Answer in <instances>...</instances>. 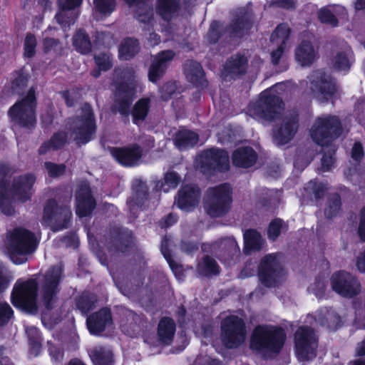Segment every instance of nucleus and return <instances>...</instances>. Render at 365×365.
Here are the masks:
<instances>
[{
	"instance_id": "obj_1",
	"label": "nucleus",
	"mask_w": 365,
	"mask_h": 365,
	"mask_svg": "<svg viewBox=\"0 0 365 365\" xmlns=\"http://www.w3.org/2000/svg\"><path fill=\"white\" fill-rule=\"evenodd\" d=\"M252 25V11L243 7L237 11L234 19L226 26L218 21H213L205 38L210 45L217 43L226 33L230 38L241 39L250 34Z\"/></svg>"
},
{
	"instance_id": "obj_2",
	"label": "nucleus",
	"mask_w": 365,
	"mask_h": 365,
	"mask_svg": "<svg viewBox=\"0 0 365 365\" xmlns=\"http://www.w3.org/2000/svg\"><path fill=\"white\" fill-rule=\"evenodd\" d=\"M286 339L282 328L273 326L256 327L250 339V348L266 357H271L279 352Z\"/></svg>"
},
{
	"instance_id": "obj_3",
	"label": "nucleus",
	"mask_w": 365,
	"mask_h": 365,
	"mask_svg": "<svg viewBox=\"0 0 365 365\" xmlns=\"http://www.w3.org/2000/svg\"><path fill=\"white\" fill-rule=\"evenodd\" d=\"M36 245L31 232L17 228L8 233L4 252L14 264H21L26 262V255L34 250Z\"/></svg>"
},
{
	"instance_id": "obj_4",
	"label": "nucleus",
	"mask_w": 365,
	"mask_h": 365,
	"mask_svg": "<svg viewBox=\"0 0 365 365\" xmlns=\"http://www.w3.org/2000/svg\"><path fill=\"white\" fill-rule=\"evenodd\" d=\"M35 178L31 175L21 176L14 180L12 188L9 189L6 183H0V207L6 215H11V200L24 202L31 195V187Z\"/></svg>"
},
{
	"instance_id": "obj_5",
	"label": "nucleus",
	"mask_w": 365,
	"mask_h": 365,
	"mask_svg": "<svg viewBox=\"0 0 365 365\" xmlns=\"http://www.w3.org/2000/svg\"><path fill=\"white\" fill-rule=\"evenodd\" d=\"M284 110L281 99L270 93L259 95L257 100L250 103L247 113L253 118L264 122L279 119Z\"/></svg>"
},
{
	"instance_id": "obj_6",
	"label": "nucleus",
	"mask_w": 365,
	"mask_h": 365,
	"mask_svg": "<svg viewBox=\"0 0 365 365\" xmlns=\"http://www.w3.org/2000/svg\"><path fill=\"white\" fill-rule=\"evenodd\" d=\"M34 93H24L9 111L11 120L16 125L30 128L36 123Z\"/></svg>"
},
{
	"instance_id": "obj_7",
	"label": "nucleus",
	"mask_w": 365,
	"mask_h": 365,
	"mask_svg": "<svg viewBox=\"0 0 365 365\" xmlns=\"http://www.w3.org/2000/svg\"><path fill=\"white\" fill-rule=\"evenodd\" d=\"M340 128V122L336 117L323 116L316 120L310 130V135L317 144L324 147L339 135Z\"/></svg>"
},
{
	"instance_id": "obj_8",
	"label": "nucleus",
	"mask_w": 365,
	"mask_h": 365,
	"mask_svg": "<svg viewBox=\"0 0 365 365\" xmlns=\"http://www.w3.org/2000/svg\"><path fill=\"white\" fill-rule=\"evenodd\" d=\"M36 292L37 284L34 279L19 280L12 292V304L22 310L34 312L36 309Z\"/></svg>"
},
{
	"instance_id": "obj_9",
	"label": "nucleus",
	"mask_w": 365,
	"mask_h": 365,
	"mask_svg": "<svg viewBox=\"0 0 365 365\" xmlns=\"http://www.w3.org/2000/svg\"><path fill=\"white\" fill-rule=\"evenodd\" d=\"M231 202L230 186L224 184L208 190L205 209L210 216L220 217L229 210Z\"/></svg>"
},
{
	"instance_id": "obj_10",
	"label": "nucleus",
	"mask_w": 365,
	"mask_h": 365,
	"mask_svg": "<svg viewBox=\"0 0 365 365\" xmlns=\"http://www.w3.org/2000/svg\"><path fill=\"white\" fill-rule=\"evenodd\" d=\"M221 338L227 348H235L242 344L246 339L244 322L236 316L226 317L221 324Z\"/></svg>"
},
{
	"instance_id": "obj_11",
	"label": "nucleus",
	"mask_w": 365,
	"mask_h": 365,
	"mask_svg": "<svg viewBox=\"0 0 365 365\" xmlns=\"http://www.w3.org/2000/svg\"><path fill=\"white\" fill-rule=\"evenodd\" d=\"M196 165L204 173H209L211 171L224 172L230 168L229 156L227 153L222 150H207L197 158Z\"/></svg>"
},
{
	"instance_id": "obj_12",
	"label": "nucleus",
	"mask_w": 365,
	"mask_h": 365,
	"mask_svg": "<svg viewBox=\"0 0 365 365\" xmlns=\"http://www.w3.org/2000/svg\"><path fill=\"white\" fill-rule=\"evenodd\" d=\"M294 341L297 356L303 365L316 356L317 339L309 327H300L295 334Z\"/></svg>"
},
{
	"instance_id": "obj_13",
	"label": "nucleus",
	"mask_w": 365,
	"mask_h": 365,
	"mask_svg": "<svg viewBox=\"0 0 365 365\" xmlns=\"http://www.w3.org/2000/svg\"><path fill=\"white\" fill-rule=\"evenodd\" d=\"M284 272L275 255L266 256L259 268V277L267 287L275 285L283 277Z\"/></svg>"
},
{
	"instance_id": "obj_14",
	"label": "nucleus",
	"mask_w": 365,
	"mask_h": 365,
	"mask_svg": "<svg viewBox=\"0 0 365 365\" xmlns=\"http://www.w3.org/2000/svg\"><path fill=\"white\" fill-rule=\"evenodd\" d=\"M71 215L69 209L60 207L54 200H51L44 209L43 222L53 230H58L66 227Z\"/></svg>"
},
{
	"instance_id": "obj_15",
	"label": "nucleus",
	"mask_w": 365,
	"mask_h": 365,
	"mask_svg": "<svg viewBox=\"0 0 365 365\" xmlns=\"http://www.w3.org/2000/svg\"><path fill=\"white\" fill-rule=\"evenodd\" d=\"M247 58L242 53H237L226 60L221 71V76L225 81L236 80L247 73Z\"/></svg>"
},
{
	"instance_id": "obj_16",
	"label": "nucleus",
	"mask_w": 365,
	"mask_h": 365,
	"mask_svg": "<svg viewBox=\"0 0 365 365\" xmlns=\"http://www.w3.org/2000/svg\"><path fill=\"white\" fill-rule=\"evenodd\" d=\"M332 289L344 297H351L360 290V284L351 274L340 272L332 275L331 279Z\"/></svg>"
},
{
	"instance_id": "obj_17",
	"label": "nucleus",
	"mask_w": 365,
	"mask_h": 365,
	"mask_svg": "<svg viewBox=\"0 0 365 365\" xmlns=\"http://www.w3.org/2000/svg\"><path fill=\"white\" fill-rule=\"evenodd\" d=\"M61 267H54L48 271L41 286L40 295L46 307L54 299L58 291V283L61 275Z\"/></svg>"
},
{
	"instance_id": "obj_18",
	"label": "nucleus",
	"mask_w": 365,
	"mask_h": 365,
	"mask_svg": "<svg viewBox=\"0 0 365 365\" xmlns=\"http://www.w3.org/2000/svg\"><path fill=\"white\" fill-rule=\"evenodd\" d=\"M84 115L77 122V128L74 131V140L78 144L88 143L92 138L96 129L94 119L90 106L83 107Z\"/></svg>"
},
{
	"instance_id": "obj_19",
	"label": "nucleus",
	"mask_w": 365,
	"mask_h": 365,
	"mask_svg": "<svg viewBox=\"0 0 365 365\" xmlns=\"http://www.w3.org/2000/svg\"><path fill=\"white\" fill-rule=\"evenodd\" d=\"M307 79L310 91H338L336 79L322 69L312 71Z\"/></svg>"
},
{
	"instance_id": "obj_20",
	"label": "nucleus",
	"mask_w": 365,
	"mask_h": 365,
	"mask_svg": "<svg viewBox=\"0 0 365 365\" xmlns=\"http://www.w3.org/2000/svg\"><path fill=\"white\" fill-rule=\"evenodd\" d=\"M175 56L173 50L160 51L154 58L148 69V79L150 82L156 83L165 73L168 62L171 61Z\"/></svg>"
},
{
	"instance_id": "obj_21",
	"label": "nucleus",
	"mask_w": 365,
	"mask_h": 365,
	"mask_svg": "<svg viewBox=\"0 0 365 365\" xmlns=\"http://www.w3.org/2000/svg\"><path fill=\"white\" fill-rule=\"evenodd\" d=\"M110 153L120 164L128 167L138 165L143 155L141 148L135 144L123 148H114L111 149Z\"/></svg>"
},
{
	"instance_id": "obj_22",
	"label": "nucleus",
	"mask_w": 365,
	"mask_h": 365,
	"mask_svg": "<svg viewBox=\"0 0 365 365\" xmlns=\"http://www.w3.org/2000/svg\"><path fill=\"white\" fill-rule=\"evenodd\" d=\"M113 83L116 87L115 91H137L138 87L135 71L128 67L115 68Z\"/></svg>"
},
{
	"instance_id": "obj_23",
	"label": "nucleus",
	"mask_w": 365,
	"mask_h": 365,
	"mask_svg": "<svg viewBox=\"0 0 365 365\" xmlns=\"http://www.w3.org/2000/svg\"><path fill=\"white\" fill-rule=\"evenodd\" d=\"M184 73L189 82L200 89L207 88L208 81L202 66L195 60H187L183 64Z\"/></svg>"
},
{
	"instance_id": "obj_24",
	"label": "nucleus",
	"mask_w": 365,
	"mask_h": 365,
	"mask_svg": "<svg viewBox=\"0 0 365 365\" xmlns=\"http://www.w3.org/2000/svg\"><path fill=\"white\" fill-rule=\"evenodd\" d=\"M95 207V202L91 195L87 182L80 185L76 192V215L79 217L88 215Z\"/></svg>"
},
{
	"instance_id": "obj_25",
	"label": "nucleus",
	"mask_w": 365,
	"mask_h": 365,
	"mask_svg": "<svg viewBox=\"0 0 365 365\" xmlns=\"http://www.w3.org/2000/svg\"><path fill=\"white\" fill-rule=\"evenodd\" d=\"M199 190L192 185H186L179 191L176 201L178 207L185 212L192 210L198 203Z\"/></svg>"
},
{
	"instance_id": "obj_26",
	"label": "nucleus",
	"mask_w": 365,
	"mask_h": 365,
	"mask_svg": "<svg viewBox=\"0 0 365 365\" xmlns=\"http://www.w3.org/2000/svg\"><path fill=\"white\" fill-rule=\"evenodd\" d=\"M181 10V0H156L155 12L165 21H170Z\"/></svg>"
},
{
	"instance_id": "obj_27",
	"label": "nucleus",
	"mask_w": 365,
	"mask_h": 365,
	"mask_svg": "<svg viewBox=\"0 0 365 365\" xmlns=\"http://www.w3.org/2000/svg\"><path fill=\"white\" fill-rule=\"evenodd\" d=\"M110 322V311L108 309H103L87 319V326L91 334H98Z\"/></svg>"
},
{
	"instance_id": "obj_28",
	"label": "nucleus",
	"mask_w": 365,
	"mask_h": 365,
	"mask_svg": "<svg viewBox=\"0 0 365 365\" xmlns=\"http://www.w3.org/2000/svg\"><path fill=\"white\" fill-rule=\"evenodd\" d=\"M297 128L296 118L284 119L281 128L274 133L275 143L282 145L289 143L295 135Z\"/></svg>"
},
{
	"instance_id": "obj_29",
	"label": "nucleus",
	"mask_w": 365,
	"mask_h": 365,
	"mask_svg": "<svg viewBox=\"0 0 365 365\" xmlns=\"http://www.w3.org/2000/svg\"><path fill=\"white\" fill-rule=\"evenodd\" d=\"M295 58L302 66H310L316 58L312 43L309 41H302L296 48Z\"/></svg>"
},
{
	"instance_id": "obj_30",
	"label": "nucleus",
	"mask_w": 365,
	"mask_h": 365,
	"mask_svg": "<svg viewBox=\"0 0 365 365\" xmlns=\"http://www.w3.org/2000/svg\"><path fill=\"white\" fill-rule=\"evenodd\" d=\"M354 61L352 51L349 53L344 51H339L331 58V68L335 71L346 74L350 71Z\"/></svg>"
},
{
	"instance_id": "obj_31",
	"label": "nucleus",
	"mask_w": 365,
	"mask_h": 365,
	"mask_svg": "<svg viewBox=\"0 0 365 365\" xmlns=\"http://www.w3.org/2000/svg\"><path fill=\"white\" fill-rule=\"evenodd\" d=\"M139 41L134 37H126L121 41L118 48L119 58L128 61L134 58L140 51Z\"/></svg>"
},
{
	"instance_id": "obj_32",
	"label": "nucleus",
	"mask_w": 365,
	"mask_h": 365,
	"mask_svg": "<svg viewBox=\"0 0 365 365\" xmlns=\"http://www.w3.org/2000/svg\"><path fill=\"white\" fill-rule=\"evenodd\" d=\"M75 50L82 54L88 55L92 51V43L88 34L83 29H78L72 38Z\"/></svg>"
},
{
	"instance_id": "obj_33",
	"label": "nucleus",
	"mask_w": 365,
	"mask_h": 365,
	"mask_svg": "<svg viewBox=\"0 0 365 365\" xmlns=\"http://www.w3.org/2000/svg\"><path fill=\"white\" fill-rule=\"evenodd\" d=\"M256 160V155L251 148H242L236 150L232 155V163L235 166L248 168Z\"/></svg>"
},
{
	"instance_id": "obj_34",
	"label": "nucleus",
	"mask_w": 365,
	"mask_h": 365,
	"mask_svg": "<svg viewBox=\"0 0 365 365\" xmlns=\"http://www.w3.org/2000/svg\"><path fill=\"white\" fill-rule=\"evenodd\" d=\"M315 322L323 327L331 329H336L341 320L338 314L333 310L324 308L320 309L315 316Z\"/></svg>"
},
{
	"instance_id": "obj_35",
	"label": "nucleus",
	"mask_w": 365,
	"mask_h": 365,
	"mask_svg": "<svg viewBox=\"0 0 365 365\" xmlns=\"http://www.w3.org/2000/svg\"><path fill=\"white\" fill-rule=\"evenodd\" d=\"M175 331V324L171 319L165 317L160 321L158 336L163 344H169L173 340Z\"/></svg>"
},
{
	"instance_id": "obj_36",
	"label": "nucleus",
	"mask_w": 365,
	"mask_h": 365,
	"mask_svg": "<svg viewBox=\"0 0 365 365\" xmlns=\"http://www.w3.org/2000/svg\"><path fill=\"white\" fill-rule=\"evenodd\" d=\"M89 356L94 365H113V354L110 349L95 346L89 351Z\"/></svg>"
},
{
	"instance_id": "obj_37",
	"label": "nucleus",
	"mask_w": 365,
	"mask_h": 365,
	"mask_svg": "<svg viewBox=\"0 0 365 365\" xmlns=\"http://www.w3.org/2000/svg\"><path fill=\"white\" fill-rule=\"evenodd\" d=\"M198 137L196 133L187 130H181L175 135V145L180 150H186L197 144Z\"/></svg>"
},
{
	"instance_id": "obj_38",
	"label": "nucleus",
	"mask_w": 365,
	"mask_h": 365,
	"mask_svg": "<svg viewBox=\"0 0 365 365\" xmlns=\"http://www.w3.org/2000/svg\"><path fill=\"white\" fill-rule=\"evenodd\" d=\"M29 79L30 74L24 67L14 71L11 81V91H24L27 87Z\"/></svg>"
},
{
	"instance_id": "obj_39",
	"label": "nucleus",
	"mask_w": 365,
	"mask_h": 365,
	"mask_svg": "<svg viewBox=\"0 0 365 365\" xmlns=\"http://www.w3.org/2000/svg\"><path fill=\"white\" fill-rule=\"evenodd\" d=\"M291 34V29L286 23H282L277 26L270 36V41L272 43H279L286 46Z\"/></svg>"
},
{
	"instance_id": "obj_40",
	"label": "nucleus",
	"mask_w": 365,
	"mask_h": 365,
	"mask_svg": "<svg viewBox=\"0 0 365 365\" xmlns=\"http://www.w3.org/2000/svg\"><path fill=\"white\" fill-rule=\"evenodd\" d=\"M245 250V252L251 250H258L261 248L263 240L255 230H247L244 234Z\"/></svg>"
},
{
	"instance_id": "obj_41",
	"label": "nucleus",
	"mask_w": 365,
	"mask_h": 365,
	"mask_svg": "<svg viewBox=\"0 0 365 365\" xmlns=\"http://www.w3.org/2000/svg\"><path fill=\"white\" fill-rule=\"evenodd\" d=\"M79 12L75 10H61L56 13L55 18L56 21L63 29L70 27L73 25L78 18Z\"/></svg>"
},
{
	"instance_id": "obj_42",
	"label": "nucleus",
	"mask_w": 365,
	"mask_h": 365,
	"mask_svg": "<svg viewBox=\"0 0 365 365\" xmlns=\"http://www.w3.org/2000/svg\"><path fill=\"white\" fill-rule=\"evenodd\" d=\"M180 182V178L175 172H168L165 175L163 181L157 185L158 189L164 192H168L172 189H175Z\"/></svg>"
},
{
	"instance_id": "obj_43",
	"label": "nucleus",
	"mask_w": 365,
	"mask_h": 365,
	"mask_svg": "<svg viewBox=\"0 0 365 365\" xmlns=\"http://www.w3.org/2000/svg\"><path fill=\"white\" fill-rule=\"evenodd\" d=\"M149 108V100L143 98L138 101L134 106L133 115L135 123L139 120H143L148 114Z\"/></svg>"
},
{
	"instance_id": "obj_44",
	"label": "nucleus",
	"mask_w": 365,
	"mask_h": 365,
	"mask_svg": "<svg viewBox=\"0 0 365 365\" xmlns=\"http://www.w3.org/2000/svg\"><path fill=\"white\" fill-rule=\"evenodd\" d=\"M97 12L105 16L110 15L116 7V0H93Z\"/></svg>"
},
{
	"instance_id": "obj_45",
	"label": "nucleus",
	"mask_w": 365,
	"mask_h": 365,
	"mask_svg": "<svg viewBox=\"0 0 365 365\" xmlns=\"http://www.w3.org/2000/svg\"><path fill=\"white\" fill-rule=\"evenodd\" d=\"M198 271L201 274L211 275L217 274L219 269L215 261L207 257L199 264Z\"/></svg>"
},
{
	"instance_id": "obj_46",
	"label": "nucleus",
	"mask_w": 365,
	"mask_h": 365,
	"mask_svg": "<svg viewBox=\"0 0 365 365\" xmlns=\"http://www.w3.org/2000/svg\"><path fill=\"white\" fill-rule=\"evenodd\" d=\"M115 103V108L122 114H128L130 110V106L133 101L130 93H120Z\"/></svg>"
},
{
	"instance_id": "obj_47",
	"label": "nucleus",
	"mask_w": 365,
	"mask_h": 365,
	"mask_svg": "<svg viewBox=\"0 0 365 365\" xmlns=\"http://www.w3.org/2000/svg\"><path fill=\"white\" fill-rule=\"evenodd\" d=\"M318 19L321 23L336 27L339 24V20L333 12L327 6L321 8L318 11Z\"/></svg>"
},
{
	"instance_id": "obj_48",
	"label": "nucleus",
	"mask_w": 365,
	"mask_h": 365,
	"mask_svg": "<svg viewBox=\"0 0 365 365\" xmlns=\"http://www.w3.org/2000/svg\"><path fill=\"white\" fill-rule=\"evenodd\" d=\"M37 41L34 34L28 33L26 35L24 43V56L26 58H31L36 55Z\"/></svg>"
},
{
	"instance_id": "obj_49",
	"label": "nucleus",
	"mask_w": 365,
	"mask_h": 365,
	"mask_svg": "<svg viewBox=\"0 0 365 365\" xmlns=\"http://www.w3.org/2000/svg\"><path fill=\"white\" fill-rule=\"evenodd\" d=\"M43 48L45 53L51 51L60 53L62 51L61 43L58 38L46 37L43 40Z\"/></svg>"
},
{
	"instance_id": "obj_50",
	"label": "nucleus",
	"mask_w": 365,
	"mask_h": 365,
	"mask_svg": "<svg viewBox=\"0 0 365 365\" xmlns=\"http://www.w3.org/2000/svg\"><path fill=\"white\" fill-rule=\"evenodd\" d=\"M95 63L103 71H108L113 67V62L109 55L101 53L94 56Z\"/></svg>"
},
{
	"instance_id": "obj_51",
	"label": "nucleus",
	"mask_w": 365,
	"mask_h": 365,
	"mask_svg": "<svg viewBox=\"0 0 365 365\" xmlns=\"http://www.w3.org/2000/svg\"><path fill=\"white\" fill-rule=\"evenodd\" d=\"M66 140V137L65 133H61L55 135L52 139L51 140L48 145H44L41 147L40 153H43L46 152V148L51 146L53 149H56L62 146Z\"/></svg>"
},
{
	"instance_id": "obj_52",
	"label": "nucleus",
	"mask_w": 365,
	"mask_h": 365,
	"mask_svg": "<svg viewBox=\"0 0 365 365\" xmlns=\"http://www.w3.org/2000/svg\"><path fill=\"white\" fill-rule=\"evenodd\" d=\"M284 228L283 222L277 219L273 220L268 229V236L272 240H275L280 234L281 230Z\"/></svg>"
},
{
	"instance_id": "obj_53",
	"label": "nucleus",
	"mask_w": 365,
	"mask_h": 365,
	"mask_svg": "<svg viewBox=\"0 0 365 365\" xmlns=\"http://www.w3.org/2000/svg\"><path fill=\"white\" fill-rule=\"evenodd\" d=\"M136 19L142 23L144 24L145 27V29H147L148 31H150V29H153V14L150 11H146L145 12L139 13L137 15Z\"/></svg>"
},
{
	"instance_id": "obj_54",
	"label": "nucleus",
	"mask_w": 365,
	"mask_h": 365,
	"mask_svg": "<svg viewBox=\"0 0 365 365\" xmlns=\"http://www.w3.org/2000/svg\"><path fill=\"white\" fill-rule=\"evenodd\" d=\"M340 207V199L339 195H335L329 203L325 210V215L327 217H332L339 211Z\"/></svg>"
},
{
	"instance_id": "obj_55",
	"label": "nucleus",
	"mask_w": 365,
	"mask_h": 365,
	"mask_svg": "<svg viewBox=\"0 0 365 365\" xmlns=\"http://www.w3.org/2000/svg\"><path fill=\"white\" fill-rule=\"evenodd\" d=\"M12 314L11 308L7 303H0V326L7 323Z\"/></svg>"
},
{
	"instance_id": "obj_56",
	"label": "nucleus",
	"mask_w": 365,
	"mask_h": 365,
	"mask_svg": "<svg viewBox=\"0 0 365 365\" xmlns=\"http://www.w3.org/2000/svg\"><path fill=\"white\" fill-rule=\"evenodd\" d=\"M83 0H58L61 10H75L82 4Z\"/></svg>"
},
{
	"instance_id": "obj_57",
	"label": "nucleus",
	"mask_w": 365,
	"mask_h": 365,
	"mask_svg": "<svg viewBox=\"0 0 365 365\" xmlns=\"http://www.w3.org/2000/svg\"><path fill=\"white\" fill-rule=\"evenodd\" d=\"M45 166L48 175L52 177H58L65 171V167L63 165H58L51 163H46Z\"/></svg>"
},
{
	"instance_id": "obj_58",
	"label": "nucleus",
	"mask_w": 365,
	"mask_h": 365,
	"mask_svg": "<svg viewBox=\"0 0 365 365\" xmlns=\"http://www.w3.org/2000/svg\"><path fill=\"white\" fill-rule=\"evenodd\" d=\"M333 152L334 150H332L331 153H329L328 155H324L323 156L321 166L322 171L325 172L329 170L334 165V158L332 156Z\"/></svg>"
},
{
	"instance_id": "obj_59",
	"label": "nucleus",
	"mask_w": 365,
	"mask_h": 365,
	"mask_svg": "<svg viewBox=\"0 0 365 365\" xmlns=\"http://www.w3.org/2000/svg\"><path fill=\"white\" fill-rule=\"evenodd\" d=\"M193 365H220L218 361H216L209 356H200L197 358Z\"/></svg>"
},
{
	"instance_id": "obj_60",
	"label": "nucleus",
	"mask_w": 365,
	"mask_h": 365,
	"mask_svg": "<svg viewBox=\"0 0 365 365\" xmlns=\"http://www.w3.org/2000/svg\"><path fill=\"white\" fill-rule=\"evenodd\" d=\"M285 46L279 45L277 49L271 53L272 63L276 66L278 65L284 51Z\"/></svg>"
},
{
	"instance_id": "obj_61",
	"label": "nucleus",
	"mask_w": 365,
	"mask_h": 365,
	"mask_svg": "<svg viewBox=\"0 0 365 365\" xmlns=\"http://www.w3.org/2000/svg\"><path fill=\"white\" fill-rule=\"evenodd\" d=\"M48 351H49L50 356H51V359L53 361L58 362L62 359L63 352L58 347H56L53 345H50V346L48 348Z\"/></svg>"
},
{
	"instance_id": "obj_62",
	"label": "nucleus",
	"mask_w": 365,
	"mask_h": 365,
	"mask_svg": "<svg viewBox=\"0 0 365 365\" xmlns=\"http://www.w3.org/2000/svg\"><path fill=\"white\" fill-rule=\"evenodd\" d=\"M364 155L363 148L360 143H355L352 148L351 157L353 159L358 160Z\"/></svg>"
},
{
	"instance_id": "obj_63",
	"label": "nucleus",
	"mask_w": 365,
	"mask_h": 365,
	"mask_svg": "<svg viewBox=\"0 0 365 365\" xmlns=\"http://www.w3.org/2000/svg\"><path fill=\"white\" fill-rule=\"evenodd\" d=\"M312 187L314 190V192L317 197H321V192L325 189L327 187L325 185L322 183H317L316 182H310L309 185V188Z\"/></svg>"
},
{
	"instance_id": "obj_64",
	"label": "nucleus",
	"mask_w": 365,
	"mask_h": 365,
	"mask_svg": "<svg viewBox=\"0 0 365 365\" xmlns=\"http://www.w3.org/2000/svg\"><path fill=\"white\" fill-rule=\"evenodd\" d=\"M359 234L360 237L365 240V207L362 210L361 212V218L359 227Z\"/></svg>"
}]
</instances>
